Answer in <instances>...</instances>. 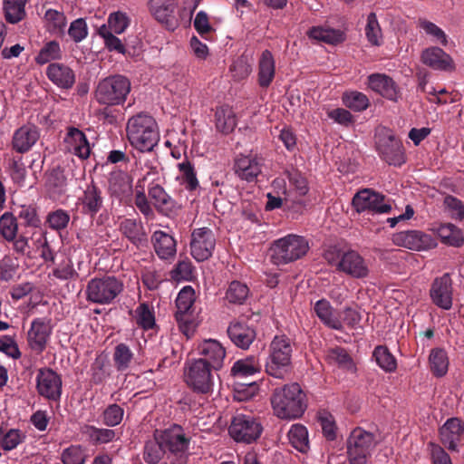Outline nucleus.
I'll list each match as a JSON object with an SVG mask.
<instances>
[{"mask_svg": "<svg viewBox=\"0 0 464 464\" xmlns=\"http://www.w3.org/2000/svg\"><path fill=\"white\" fill-rule=\"evenodd\" d=\"M364 33L367 41L372 46H380L383 43L382 31L374 13L368 14Z\"/></svg>", "mask_w": 464, "mask_h": 464, "instance_id": "45", "label": "nucleus"}, {"mask_svg": "<svg viewBox=\"0 0 464 464\" xmlns=\"http://www.w3.org/2000/svg\"><path fill=\"white\" fill-rule=\"evenodd\" d=\"M376 444L372 433L354 429L347 440V454L351 464H366Z\"/></svg>", "mask_w": 464, "mask_h": 464, "instance_id": "8", "label": "nucleus"}, {"mask_svg": "<svg viewBox=\"0 0 464 464\" xmlns=\"http://www.w3.org/2000/svg\"><path fill=\"white\" fill-rule=\"evenodd\" d=\"M310 39L321 41L330 44H335L343 41V34L339 30L323 26H314L308 32Z\"/></svg>", "mask_w": 464, "mask_h": 464, "instance_id": "41", "label": "nucleus"}, {"mask_svg": "<svg viewBox=\"0 0 464 464\" xmlns=\"http://www.w3.org/2000/svg\"><path fill=\"white\" fill-rule=\"evenodd\" d=\"M418 26L431 38V41L443 46L448 44V36L445 32L434 23L426 19H419Z\"/></svg>", "mask_w": 464, "mask_h": 464, "instance_id": "52", "label": "nucleus"}, {"mask_svg": "<svg viewBox=\"0 0 464 464\" xmlns=\"http://www.w3.org/2000/svg\"><path fill=\"white\" fill-rule=\"evenodd\" d=\"M343 103L355 111H362L367 109L369 105V100L367 96L362 92H345L343 95Z\"/></svg>", "mask_w": 464, "mask_h": 464, "instance_id": "60", "label": "nucleus"}, {"mask_svg": "<svg viewBox=\"0 0 464 464\" xmlns=\"http://www.w3.org/2000/svg\"><path fill=\"white\" fill-rule=\"evenodd\" d=\"M86 450L80 445H71L64 449L61 455L63 464H85Z\"/></svg>", "mask_w": 464, "mask_h": 464, "instance_id": "59", "label": "nucleus"}, {"mask_svg": "<svg viewBox=\"0 0 464 464\" xmlns=\"http://www.w3.org/2000/svg\"><path fill=\"white\" fill-rule=\"evenodd\" d=\"M36 390L42 397L56 401L62 395V378L50 368L39 369L36 378Z\"/></svg>", "mask_w": 464, "mask_h": 464, "instance_id": "14", "label": "nucleus"}, {"mask_svg": "<svg viewBox=\"0 0 464 464\" xmlns=\"http://www.w3.org/2000/svg\"><path fill=\"white\" fill-rule=\"evenodd\" d=\"M44 21L47 30L54 34L63 33L67 24L64 14L54 9L46 10Z\"/></svg>", "mask_w": 464, "mask_h": 464, "instance_id": "48", "label": "nucleus"}, {"mask_svg": "<svg viewBox=\"0 0 464 464\" xmlns=\"http://www.w3.org/2000/svg\"><path fill=\"white\" fill-rule=\"evenodd\" d=\"M231 342L241 349H247L256 338L253 328L243 322H232L227 328Z\"/></svg>", "mask_w": 464, "mask_h": 464, "instance_id": "27", "label": "nucleus"}, {"mask_svg": "<svg viewBox=\"0 0 464 464\" xmlns=\"http://www.w3.org/2000/svg\"><path fill=\"white\" fill-rule=\"evenodd\" d=\"M109 190L122 200L132 192V179L124 171H113L109 180Z\"/></svg>", "mask_w": 464, "mask_h": 464, "instance_id": "31", "label": "nucleus"}, {"mask_svg": "<svg viewBox=\"0 0 464 464\" xmlns=\"http://www.w3.org/2000/svg\"><path fill=\"white\" fill-rule=\"evenodd\" d=\"M289 182V189L292 191V197L294 193L298 197H303L308 192V186L306 179L297 170L285 171Z\"/></svg>", "mask_w": 464, "mask_h": 464, "instance_id": "58", "label": "nucleus"}, {"mask_svg": "<svg viewBox=\"0 0 464 464\" xmlns=\"http://www.w3.org/2000/svg\"><path fill=\"white\" fill-rule=\"evenodd\" d=\"M216 237L208 227L195 228L191 233L190 254L198 262L208 259L215 249Z\"/></svg>", "mask_w": 464, "mask_h": 464, "instance_id": "11", "label": "nucleus"}, {"mask_svg": "<svg viewBox=\"0 0 464 464\" xmlns=\"http://www.w3.org/2000/svg\"><path fill=\"white\" fill-rule=\"evenodd\" d=\"M53 332L51 319L46 317L34 318L27 333L28 344L32 350L42 353Z\"/></svg>", "mask_w": 464, "mask_h": 464, "instance_id": "16", "label": "nucleus"}, {"mask_svg": "<svg viewBox=\"0 0 464 464\" xmlns=\"http://www.w3.org/2000/svg\"><path fill=\"white\" fill-rule=\"evenodd\" d=\"M248 294L249 289L246 285L238 281H233L226 292V299L230 304H241L246 301Z\"/></svg>", "mask_w": 464, "mask_h": 464, "instance_id": "53", "label": "nucleus"}, {"mask_svg": "<svg viewBox=\"0 0 464 464\" xmlns=\"http://www.w3.org/2000/svg\"><path fill=\"white\" fill-rule=\"evenodd\" d=\"M98 34L103 39L104 44L109 51H115L119 53H125V46L121 39L110 32L106 24H102L98 29Z\"/></svg>", "mask_w": 464, "mask_h": 464, "instance_id": "63", "label": "nucleus"}, {"mask_svg": "<svg viewBox=\"0 0 464 464\" xmlns=\"http://www.w3.org/2000/svg\"><path fill=\"white\" fill-rule=\"evenodd\" d=\"M121 233L138 248L148 244V237L142 222L137 218H123L119 224Z\"/></svg>", "mask_w": 464, "mask_h": 464, "instance_id": "20", "label": "nucleus"}, {"mask_svg": "<svg viewBox=\"0 0 464 464\" xmlns=\"http://www.w3.org/2000/svg\"><path fill=\"white\" fill-rule=\"evenodd\" d=\"M421 61L429 67L447 71L452 68V59L440 47H429L421 53Z\"/></svg>", "mask_w": 464, "mask_h": 464, "instance_id": "30", "label": "nucleus"}, {"mask_svg": "<svg viewBox=\"0 0 464 464\" xmlns=\"http://www.w3.org/2000/svg\"><path fill=\"white\" fill-rule=\"evenodd\" d=\"M392 242L398 246L415 251H425L437 246L436 240L430 235L420 230L397 232L392 236Z\"/></svg>", "mask_w": 464, "mask_h": 464, "instance_id": "13", "label": "nucleus"}, {"mask_svg": "<svg viewBox=\"0 0 464 464\" xmlns=\"http://www.w3.org/2000/svg\"><path fill=\"white\" fill-rule=\"evenodd\" d=\"M25 440V434L18 429H11L6 431L0 439V444L3 450L9 451L15 449Z\"/></svg>", "mask_w": 464, "mask_h": 464, "instance_id": "64", "label": "nucleus"}, {"mask_svg": "<svg viewBox=\"0 0 464 464\" xmlns=\"http://www.w3.org/2000/svg\"><path fill=\"white\" fill-rule=\"evenodd\" d=\"M237 126V118L232 108L222 106L216 111V127L223 133L231 132Z\"/></svg>", "mask_w": 464, "mask_h": 464, "instance_id": "44", "label": "nucleus"}, {"mask_svg": "<svg viewBox=\"0 0 464 464\" xmlns=\"http://www.w3.org/2000/svg\"><path fill=\"white\" fill-rule=\"evenodd\" d=\"M314 310L326 326L334 330H341L343 328L342 320L334 314V309L327 300H318L314 306Z\"/></svg>", "mask_w": 464, "mask_h": 464, "instance_id": "35", "label": "nucleus"}, {"mask_svg": "<svg viewBox=\"0 0 464 464\" xmlns=\"http://www.w3.org/2000/svg\"><path fill=\"white\" fill-rule=\"evenodd\" d=\"M122 289V283L115 276L94 277L86 285V299L93 304H109L121 294Z\"/></svg>", "mask_w": 464, "mask_h": 464, "instance_id": "7", "label": "nucleus"}, {"mask_svg": "<svg viewBox=\"0 0 464 464\" xmlns=\"http://www.w3.org/2000/svg\"><path fill=\"white\" fill-rule=\"evenodd\" d=\"M338 271L356 279L365 278L370 274L366 261L354 250L342 253L338 262Z\"/></svg>", "mask_w": 464, "mask_h": 464, "instance_id": "17", "label": "nucleus"}, {"mask_svg": "<svg viewBox=\"0 0 464 464\" xmlns=\"http://www.w3.org/2000/svg\"><path fill=\"white\" fill-rule=\"evenodd\" d=\"M177 167L180 172L178 178L180 183L186 189L195 190L198 187V180L191 162L185 159L182 162L178 163Z\"/></svg>", "mask_w": 464, "mask_h": 464, "instance_id": "46", "label": "nucleus"}, {"mask_svg": "<svg viewBox=\"0 0 464 464\" xmlns=\"http://www.w3.org/2000/svg\"><path fill=\"white\" fill-rule=\"evenodd\" d=\"M464 432V427L458 418L449 419L440 429L441 443L451 451H458L459 442Z\"/></svg>", "mask_w": 464, "mask_h": 464, "instance_id": "23", "label": "nucleus"}, {"mask_svg": "<svg viewBox=\"0 0 464 464\" xmlns=\"http://www.w3.org/2000/svg\"><path fill=\"white\" fill-rule=\"evenodd\" d=\"M156 439L163 444L165 450L172 454L185 453L189 445V439L179 425H173L164 430H156Z\"/></svg>", "mask_w": 464, "mask_h": 464, "instance_id": "15", "label": "nucleus"}, {"mask_svg": "<svg viewBox=\"0 0 464 464\" xmlns=\"http://www.w3.org/2000/svg\"><path fill=\"white\" fill-rule=\"evenodd\" d=\"M69 221L70 215L67 211L63 209H56L48 213L45 224L52 230L59 232L68 226Z\"/></svg>", "mask_w": 464, "mask_h": 464, "instance_id": "61", "label": "nucleus"}, {"mask_svg": "<svg viewBox=\"0 0 464 464\" xmlns=\"http://www.w3.org/2000/svg\"><path fill=\"white\" fill-rule=\"evenodd\" d=\"M145 178L137 181L134 190V204L139 211L146 218L153 216V209L146 197L143 181Z\"/></svg>", "mask_w": 464, "mask_h": 464, "instance_id": "50", "label": "nucleus"}, {"mask_svg": "<svg viewBox=\"0 0 464 464\" xmlns=\"http://www.w3.org/2000/svg\"><path fill=\"white\" fill-rule=\"evenodd\" d=\"M430 295L438 307L444 310H450L452 307V281L450 274L435 278Z\"/></svg>", "mask_w": 464, "mask_h": 464, "instance_id": "19", "label": "nucleus"}, {"mask_svg": "<svg viewBox=\"0 0 464 464\" xmlns=\"http://www.w3.org/2000/svg\"><path fill=\"white\" fill-rule=\"evenodd\" d=\"M130 19L129 15L121 11L113 12L109 14L107 19V28L110 32L121 34L129 27Z\"/></svg>", "mask_w": 464, "mask_h": 464, "instance_id": "51", "label": "nucleus"}, {"mask_svg": "<svg viewBox=\"0 0 464 464\" xmlns=\"http://www.w3.org/2000/svg\"><path fill=\"white\" fill-rule=\"evenodd\" d=\"M81 433L94 444H104L112 441L115 438V431L111 429L96 428L92 425L81 427Z\"/></svg>", "mask_w": 464, "mask_h": 464, "instance_id": "38", "label": "nucleus"}, {"mask_svg": "<svg viewBox=\"0 0 464 464\" xmlns=\"http://www.w3.org/2000/svg\"><path fill=\"white\" fill-rule=\"evenodd\" d=\"M290 444L298 451L305 453L309 450L307 429L302 424H293L288 431Z\"/></svg>", "mask_w": 464, "mask_h": 464, "instance_id": "43", "label": "nucleus"}, {"mask_svg": "<svg viewBox=\"0 0 464 464\" xmlns=\"http://www.w3.org/2000/svg\"><path fill=\"white\" fill-rule=\"evenodd\" d=\"M261 371V364L259 360L255 356H248L245 359L237 361L232 369L231 372L236 377H248Z\"/></svg>", "mask_w": 464, "mask_h": 464, "instance_id": "42", "label": "nucleus"}, {"mask_svg": "<svg viewBox=\"0 0 464 464\" xmlns=\"http://www.w3.org/2000/svg\"><path fill=\"white\" fill-rule=\"evenodd\" d=\"M263 427L253 416L236 415L229 426V435L237 442L252 443L261 435Z\"/></svg>", "mask_w": 464, "mask_h": 464, "instance_id": "10", "label": "nucleus"}, {"mask_svg": "<svg viewBox=\"0 0 464 464\" xmlns=\"http://www.w3.org/2000/svg\"><path fill=\"white\" fill-rule=\"evenodd\" d=\"M176 0H149L148 7L151 15L160 23H168L177 8Z\"/></svg>", "mask_w": 464, "mask_h": 464, "instance_id": "34", "label": "nucleus"}, {"mask_svg": "<svg viewBox=\"0 0 464 464\" xmlns=\"http://www.w3.org/2000/svg\"><path fill=\"white\" fill-rule=\"evenodd\" d=\"M151 241L154 250L160 259H168L175 256L176 241L168 233L157 230L153 233Z\"/></svg>", "mask_w": 464, "mask_h": 464, "instance_id": "32", "label": "nucleus"}, {"mask_svg": "<svg viewBox=\"0 0 464 464\" xmlns=\"http://www.w3.org/2000/svg\"><path fill=\"white\" fill-rule=\"evenodd\" d=\"M133 319L136 324L143 330L153 329L156 325L153 306L147 303L140 304L133 312Z\"/></svg>", "mask_w": 464, "mask_h": 464, "instance_id": "37", "label": "nucleus"}, {"mask_svg": "<svg viewBox=\"0 0 464 464\" xmlns=\"http://www.w3.org/2000/svg\"><path fill=\"white\" fill-rule=\"evenodd\" d=\"M429 363L431 372L436 377L446 375L450 364L447 352L442 348L432 349L429 356Z\"/></svg>", "mask_w": 464, "mask_h": 464, "instance_id": "40", "label": "nucleus"}, {"mask_svg": "<svg viewBox=\"0 0 464 464\" xmlns=\"http://www.w3.org/2000/svg\"><path fill=\"white\" fill-rule=\"evenodd\" d=\"M309 250L308 241L302 236L289 234L271 246V260L276 265H285L303 257Z\"/></svg>", "mask_w": 464, "mask_h": 464, "instance_id": "4", "label": "nucleus"}, {"mask_svg": "<svg viewBox=\"0 0 464 464\" xmlns=\"http://www.w3.org/2000/svg\"><path fill=\"white\" fill-rule=\"evenodd\" d=\"M130 91V81L121 75L107 77L99 82L95 90V99L107 106L121 105Z\"/></svg>", "mask_w": 464, "mask_h": 464, "instance_id": "6", "label": "nucleus"}, {"mask_svg": "<svg viewBox=\"0 0 464 464\" xmlns=\"http://www.w3.org/2000/svg\"><path fill=\"white\" fill-rule=\"evenodd\" d=\"M373 357L377 364L385 372L395 371L397 362L394 356L384 346H377L373 352Z\"/></svg>", "mask_w": 464, "mask_h": 464, "instance_id": "57", "label": "nucleus"}, {"mask_svg": "<svg viewBox=\"0 0 464 464\" xmlns=\"http://www.w3.org/2000/svg\"><path fill=\"white\" fill-rule=\"evenodd\" d=\"M149 195L154 201V206L160 210H168L172 207V199L164 190V188L158 185H152L149 188Z\"/></svg>", "mask_w": 464, "mask_h": 464, "instance_id": "55", "label": "nucleus"}, {"mask_svg": "<svg viewBox=\"0 0 464 464\" xmlns=\"http://www.w3.org/2000/svg\"><path fill=\"white\" fill-rule=\"evenodd\" d=\"M60 58L61 48L59 44L55 41H50L40 50L39 53L35 57V61L38 64H45L53 60Z\"/></svg>", "mask_w": 464, "mask_h": 464, "instance_id": "62", "label": "nucleus"}, {"mask_svg": "<svg viewBox=\"0 0 464 464\" xmlns=\"http://www.w3.org/2000/svg\"><path fill=\"white\" fill-rule=\"evenodd\" d=\"M49 80L60 88L69 89L75 82V74L67 65L53 63L47 67Z\"/></svg>", "mask_w": 464, "mask_h": 464, "instance_id": "29", "label": "nucleus"}, {"mask_svg": "<svg viewBox=\"0 0 464 464\" xmlns=\"http://www.w3.org/2000/svg\"><path fill=\"white\" fill-rule=\"evenodd\" d=\"M261 159L253 155H241L236 160L235 172L246 181H254L261 173Z\"/></svg>", "mask_w": 464, "mask_h": 464, "instance_id": "22", "label": "nucleus"}, {"mask_svg": "<svg viewBox=\"0 0 464 464\" xmlns=\"http://www.w3.org/2000/svg\"><path fill=\"white\" fill-rule=\"evenodd\" d=\"M433 230L440 237L441 241L452 246H459L464 242L462 232L453 224H440Z\"/></svg>", "mask_w": 464, "mask_h": 464, "instance_id": "39", "label": "nucleus"}, {"mask_svg": "<svg viewBox=\"0 0 464 464\" xmlns=\"http://www.w3.org/2000/svg\"><path fill=\"white\" fill-rule=\"evenodd\" d=\"M65 150L80 159H87L91 152L90 144L85 134L76 129L70 128L64 138Z\"/></svg>", "mask_w": 464, "mask_h": 464, "instance_id": "24", "label": "nucleus"}, {"mask_svg": "<svg viewBox=\"0 0 464 464\" xmlns=\"http://www.w3.org/2000/svg\"><path fill=\"white\" fill-rule=\"evenodd\" d=\"M376 148L383 160L393 166H401L405 162L402 143L392 130L382 128L376 134Z\"/></svg>", "mask_w": 464, "mask_h": 464, "instance_id": "9", "label": "nucleus"}, {"mask_svg": "<svg viewBox=\"0 0 464 464\" xmlns=\"http://www.w3.org/2000/svg\"><path fill=\"white\" fill-rule=\"evenodd\" d=\"M133 357L134 354L131 349L126 343L117 344L113 353V362L117 371H127L132 362Z\"/></svg>", "mask_w": 464, "mask_h": 464, "instance_id": "47", "label": "nucleus"}, {"mask_svg": "<svg viewBox=\"0 0 464 464\" xmlns=\"http://www.w3.org/2000/svg\"><path fill=\"white\" fill-rule=\"evenodd\" d=\"M286 179L287 177L285 173L283 176L275 179L272 182L273 193L284 196L285 203L289 202L292 206H304V201L303 199L292 197V191L287 188Z\"/></svg>", "mask_w": 464, "mask_h": 464, "instance_id": "49", "label": "nucleus"}, {"mask_svg": "<svg viewBox=\"0 0 464 464\" xmlns=\"http://www.w3.org/2000/svg\"><path fill=\"white\" fill-rule=\"evenodd\" d=\"M353 206L357 212L370 211L372 213H389L392 205L384 196L369 188L357 192L353 198Z\"/></svg>", "mask_w": 464, "mask_h": 464, "instance_id": "12", "label": "nucleus"}, {"mask_svg": "<svg viewBox=\"0 0 464 464\" xmlns=\"http://www.w3.org/2000/svg\"><path fill=\"white\" fill-rule=\"evenodd\" d=\"M28 0H3L4 15L9 24H15L24 19Z\"/></svg>", "mask_w": 464, "mask_h": 464, "instance_id": "36", "label": "nucleus"}, {"mask_svg": "<svg viewBox=\"0 0 464 464\" xmlns=\"http://www.w3.org/2000/svg\"><path fill=\"white\" fill-rule=\"evenodd\" d=\"M368 85L375 92L382 97L396 102L399 98V91L394 81L382 73H372L368 76Z\"/></svg>", "mask_w": 464, "mask_h": 464, "instance_id": "25", "label": "nucleus"}, {"mask_svg": "<svg viewBox=\"0 0 464 464\" xmlns=\"http://www.w3.org/2000/svg\"><path fill=\"white\" fill-rule=\"evenodd\" d=\"M213 368L204 360L192 359L184 366V380L187 385L195 392L210 395L215 386Z\"/></svg>", "mask_w": 464, "mask_h": 464, "instance_id": "5", "label": "nucleus"}, {"mask_svg": "<svg viewBox=\"0 0 464 464\" xmlns=\"http://www.w3.org/2000/svg\"><path fill=\"white\" fill-rule=\"evenodd\" d=\"M198 353L201 356L197 360H204L214 371L223 367L226 350L216 339H205L198 345Z\"/></svg>", "mask_w": 464, "mask_h": 464, "instance_id": "18", "label": "nucleus"}, {"mask_svg": "<svg viewBox=\"0 0 464 464\" xmlns=\"http://www.w3.org/2000/svg\"><path fill=\"white\" fill-rule=\"evenodd\" d=\"M165 451L163 444L160 443V440L156 439L155 433L154 440H149L145 444L143 459L149 464H157L162 459Z\"/></svg>", "mask_w": 464, "mask_h": 464, "instance_id": "54", "label": "nucleus"}, {"mask_svg": "<svg viewBox=\"0 0 464 464\" xmlns=\"http://www.w3.org/2000/svg\"><path fill=\"white\" fill-rule=\"evenodd\" d=\"M271 403L274 413L280 419L299 418L305 410L304 394L297 383L276 389Z\"/></svg>", "mask_w": 464, "mask_h": 464, "instance_id": "2", "label": "nucleus"}, {"mask_svg": "<svg viewBox=\"0 0 464 464\" xmlns=\"http://www.w3.org/2000/svg\"><path fill=\"white\" fill-rule=\"evenodd\" d=\"M78 203L83 214L94 217L103 206L102 190L93 183L87 185Z\"/></svg>", "mask_w": 464, "mask_h": 464, "instance_id": "21", "label": "nucleus"}, {"mask_svg": "<svg viewBox=\"0 0 464 464\" xmlns=\"http://www.w3.org/2000/svg\"><path fill=\"white\" fill-rule=\"evenodd\" d=\"M126 137L130 144L140 152H150L158 145L160 132L155 119L140 112L128 119Z\"/></svg>", "mask_w": 464, "mask_h": 464, "instance_id": "1", "label": "nucleus"}, {"mask_svg": "<svg viewBox=\"0 0 464 464\" xmlns=\"http://www.w3.org/2000/svg\"><path fill=\"white\" fill-rule=\"evenodd\" d=\"M39 131L35 126L24 125L16 130L13 136V148L17 152H27L38 140Z\"/></svg>", "mask_w": 464, "mask_h": 464, "instance_id": "28", "label": "nucleus"}, {"mask_svg": "<svg viewBox=\"0 0 464 464\" xmlns=\"http://www.w3.org/2000/svg\"><path fill=\"white\" fill-rule=\"evenodd\" d=\"M18 225L15 217L5 212L0 217V234L6 240H13L17 235Z\"/></svg>", "mask_w": 464, "mask_h": 464, "instance_id": "56", "label": "nucleus"}, {"mask_svg": "<svg viewBox=\"0 0 464 464\" xmlns=\"http://www.w3.org/2000/svg\"><path fill=\"white\" fill-rule=\"evenodd\" d=\"M276 74V62L272 53L265 50L258 62V83L261 87H268Z\"/></svg>", "mask_w": 464, "mask_h": 464, "instance_id": "33", "label": "nucleus"}, {"mask_svg": "<svg viewBox=\"0 0 464 464\" xmlns=\"http://www.w3.org/2000/svg\"><path fill=\"white\" fill-rule=\"evenodd\" d=\"M293 347L285 335H276L269 346L266 372L270 376L283 379L291 371Z\"/></svg>", "mask_w": 464, "mask_h": 464, "instance_id": "3", "label": "nucleus"}, {"mask_svg": "<svg viewBox=\"0 0 464 464\" xmlns=\"http://www.w3.org/2000/svg\"><path fill=\"white\" fill-rule=\"evenodd\" d=\"M196 300L195 290L192 286H184L176 298L177 314L176 318L183 328L189 322V312Z\"/></svg>", "mask_w": 464, "mask_h": 464, "instance_id": "26", "label": "nucleus"}]
</instances>
